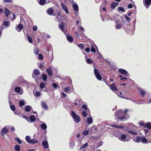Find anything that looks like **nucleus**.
<instances>
[{
    "instance_id": "nucleus-1",
    "label": "nucleus",
    "mask_w": 151,
    "mask_h": 151,
    "mask_svg": "<svg viewBox=\"0 0 151 151\" xmlns=\"http://www.w3.org/2000/svg\"><path fill=\"white\" fill-rule=\"evenodd\" d=\"M131 125L132 126H133L134 127L132 128L131 130H127V132L130 135H137L138 134L137 131V127H136L134 126L133 124H131Z\"/></svg>"
},
{
    "instance_id": "nucleus-2",
    "label": "nucleus",
    "mask_w": 151,
    "mask_h": 151,
    "mask_svg": "<svg viewBox=\"0 0 151 151\" xmlns=\"http://www.w3.org/2000/svg\"><path fill=\"white\" fill-rule=\"evenodd\" d=\"M71 116L73 118L74 121L77 123H79L81 120V118L80 116L77 115L73 111H71Z\"/></svg>"
},
{
    "instance_id": "nucleus-3",
    "label": "nucleus",
    "mask_w": 151,
    "mask_h": 151,
    "mask_svg": "<svg viewBox=\"0 0 151 151\" xmlns=\"http://www.w3.org/2000/svg\"><path fill=\"white\" fill-rule=\"evenodd\" d=\"M66 85L65 84L63 83L62 85V88L63 91L68 93L70 94L73 91L74 89L72 87V88L70 89L68 86L65 87Z\"/></svg>"
},
{
    "instance_id": "nucleus-4",
    "label": "nucleus",
    "mask_w": 151,
    "mask_h": 151,
    "mask_svg": "<svg viewBox=\"0 0 151 151\" xmlns=\"http://www.w3.org/2000/svg\"><path fill=\"white\" fill-rule=\"evenodd\" d=\"M102 81H104L105 82V83L107 84V85L109 87V88L112 91L114 92H115L117 91V89L116 87V86L114 83H113L112 84L109 85L106 83V79H103L102 80Z\"/></svg>"
},
{
    "instance_id": "nucleus-5",
    "label": "nucleus",
    "mask_w": 151,
    "mask_h": 151,
    "mask_svg": "<svg viewBox=\"0 0 151 151\" xmlns=\"http://www.w3.org/2000/svg\"><path fill=\"white\" fill-rule=\"evenodd\" d=\"M122 115L123 116L121 117H116L115 118L116 120L117 121L119 119L121 122H124L129 118V116L127 114H123Z\"/></svg>"
},
{
    "instance_id": "nucleus-6",
    "label": "nucleus",
    "mask_w": 151,
    "mask_h": 151,
    "mask_svg": "<svg viewBox=\"0 0 151 151\" xmlns=\"http://www.w3.org/2000/svg\"><path fill=\"white\" fill-rule=\"evenodd\" d=\"M127 135L125 134H122L120 136L118 137V138L121 141L123 142H126L127 141Z\"/></svg>"
},
{
    "instance_id": "nucleus-7",
    "label": "nucleus",
    "mask_w": 151,
    "mask_h": 151,
    "mask_svg": "<svg viewBox=\"0 0 151 151\" xmlns=\"http://www.w3.org/2000/svg\"><path fill=\"white\" fill-rule=\"evenodd\" d=\"M118 71L119 73L124 75L129 76V75L127 71L124 69L120 68L118 70Z\"/></svg>"
},
{
    "instance_id": "nucleus-8",
    "label": "nucleus",
    "mask_w": 151,
    "mask_h": 151,
    "mask_svg": "<svg viewBox=\"0 0 151 151\" xmlns=\"http://www.w3.org/2000/svg\"><path fill=\"white\" fill-rule=\"evenodd\" d=\"M143 0L144 5L147 8H148L151 4V0Z\"/></svg>"
},
{
    "instance_id": "nucleus-9",
    "label": "nucleus",
    "mask_w": 151,
    "mask_h": 151,
    "mask_svg": "<svg viewBox=\"0 0 151 151\" xmlns=\"http://www.w3.org/2000/svg\"><path fill=\"white\" fill-rule=\"evenodd\" d=\"M14 91L15 92L20 95L22 94L23 93V90L19 87H16L14 89Z\"/></svg>"
},
{
    "instance_id": "nucleus-10",
    "label": "nucleus",
    "mask_w": 151,
    "mask_h": 151,
    "mask_svg": "<svg viewBox=\"0 0 151 151\" xmlns=\"http://www.w3.org/2000/svg\"><path fill=\"white\" fill-rule=\"evenodd\" d=\"M124 114H125V112H123L122 110L118 111L115 112V115L116 116V117H118V116Z\"/></svg>"
},
{
    "instance_id": "nucleus-11",
    "label": "nucleus",
    "mask_w": 151,
    "mask_h": 151,
    "mask_svg": "<svg viewBox=\"0 0 151 151\" xmlns=\"http://www.w3.org/2000/svg\"><path fill=\"white\" fill-rule=\"evenodd\" d=\"M54 10L53 7L49 8L47 11V13L50 15H53Z\"/></svg>"
},
{
    "instance_id": "nucleus-12",
    "label": "nucleus",
    "mask_w": 151,
    "mask_h": 151,
    "mask_svg": "<svg viewBox=\"0 0 151 151\" xmlns=\"http://www.w3.org/2000/svg\"><path fill=\"white\" fill-rule=\"evenodd\" d=\"M138 89L139 90V92L141 96L143 97L144 95L146 94V92L143 89H141L140 88H138Z\"/></svg>"
},
{
    "instance_id": "nucleus-13",
    "label": "nucleus",
    "mask_w": 151,
    "mask_h": 151,
    "mask_svg": "<svg viewBox=\"0 0 151 151\" xmlns=\"http://www.w3.org/2000/svg\"><path fill=\"white\" fill-rule=\"evenodd\" d=\"M61 6L65 12L67 14H68L69 11L68 8L63 3H62L61 4Z\"/></svg>"
},
{
    "instance_id": "nucleus-14",
    "label": "nucleus",
    "mask_w": 151,
    "mask_h": 151,
    "mask_svg": "<svg viewBox=\"0 0 151 151\" xmlns=\"http://www.w3.org/2000/svg\"><path fill=\"white\" fill-rule=\"evenodd\" d=\"M8 130L7 129L6 127H4L2 129L1 132V135L2 136H3L5 134L8 132Z\"/></svg>"
},
{
    "instance_id": "nucleus-15",
    "label": "nucleus",
    "mask_w": 151,
    "mask_h": 151,
    "mask_svg": "<svg viewBox=\"0 0 151 151\" xmlns=\"http://www.w3.org/2000/svg\"><path fill=\"white\" fill-rule=\"evenodd\" d=\"M41 105L42 108L45 110L48 109V106L47 104L45 102L42 101L41 102Z\"/></svg>"
},
{
    "instance_id": "nucleus-16",
    "label": "nucleus",
    "mask_w": 151,
    "mask_h": 151,
    "mask_svg": "<svg viewBox=\"0 0 151 151\" xmlns=\"http://www.w3.org/2000/svg\"><path fill=\"white\" fill-rule=\"evenodd\" d=\"M59 28L63 32H66V30L65 29L64 23L63 22H61L59 25Z\"/></svg>"
},
{
    "instance_id": "nucleus-17",
    "label": "nucleus",
    "mask_w": 151,
    "mask_h": 151,
    "mask_svg": "<svg viewBox=\"0 0 151 151\" xmlns=\"http://www.w3.org/2000/svg\"><path fill=\"white\" fill-rule=\"evenodd\" d=\"M42 145L46 149H47L49 147L48 142L47 141H44L42 142Z\"/></svg>"
},
{
    "instance_id": "nucleus-18",
    "label": "nucleus",
    "mask_w": 151,
    "mask_h": 151,
    "mask_svg": "<svg viewBox=\"0 0 151 151\" xmlns=\"http://www.w3.org/2000/svg\"><path fill=\"white\" fill-rule=\"evenodd\" d=\"M23 28V24H19L17 25V27L16 28V29L18 32H20L21 31Z\"/></svg>"
},
{
    "instance_id": "nucleus-19",
    "label": "nucleus",
    "mask_w": 151,
    "mask_h": 151,
    "mask_svg": "<svg viewBox=\"0 0 151 151\" xmlns=\"http://www.w3.org/2000/svg\"><path fill=\"white\" fill-rule=\"evenodd\" d=\"M141 137H137L133 139L134 141L137 143H139L141 142Z\"/></svg>"
},
{
    "instance_id": "nucleus-20",
    "label": "nucleus",
    "mask_w": 151,
    "mask_h": 151,
    "mask_svg": "<svg viewBox=\"0 0 151 151\" xmlns=\"http://www.w3.org/2000/svg\"><path fill=\"white\" fill-rule=\"evenodd\" d=\"M118 5V3H117L115 2L112 3L111 4V8L112 9H114Z\"/></svg>"
},
{
    "instance_id": "nucleus-21",
    "label": "nucleus",
    "mask_w": 151,
    "mask_h": 151,
    "mask_svg": "<svg viewBox=\"0 0 151 151\" xmlns=\"http://www.w3.org/2000/svg\"><path fill=\"white\" fill-rule=\"evenodd\" d=\"M48 73V76H52L53 73L52 71V70L51 68H48L46 69Z\"/></svg>"
},
{
    "instance_id": "nucleus-22",
    "label": "nucleus",
    "mask_w": 151,
    "mask_h": 151,
    "mask_svg": "<svg viewBox=\"0 0 151 151\" xmlns=\"http://www.w3.org/2000/svg\"><path fill=\"white\" fill-rule=\"evenodd\" d=\"M116 93L117 94L118 96L120 97H121L122 98H124V99H127V100H129V99L128 98H127L126 97H124V96H122V93L121 92H117Z\"/></svg>"
},
{
    "instance_id": "nucleus-23",
    "label": "nucleus",
    "mask_w": 151,
    "mask_h": 151,
    "mask_svg": "<svg viewBox=\"0 0 151 151\" xmlns=\"http://www.w3.org/2000/svg\"><path fill=\"white\" fill-rule=\"evenodd\" d=\"M29 122H34L35 120V116L33 115L31 116L29 118Z\"/></svg>"
},
{
    "instance_id": "nucleus-24",
    "label": "nucleus",
    "mask_w": 151,
    "mask_h": 151,
    "mask_svg": "<svg viewBox=\"0 0 151 151\" xmlns=\"http://www.w3.org/2000/svg\"><path fill=\"white\" fill-rule=\"evenodd\" d=\"M67 38L68 40L70 43L73 42V38L71 35H67Z\"/></svg>"
},
{
    "instance_id": "nucleus-25",
    "label": "nucleus",
    "mask_w": 151,
    "mask_h": 151,
    "mask_svg": "<svg viewBox=\"0 0 151 151\" xmlns=\"http://www.w3.org/2000/svg\"><path fill=\"white\" fill-rule=\"evenodd\" d=\"M93 118L91 116V117H88L87 119V122L89 124H91L93 122Z\"/></svg>"
},
{
    "instance_id": "nucleus-26",
    "label": "nucleus",
    "mask_w": 151,
    "mask_h": 151,
    "mask_svg": "<svg viewBox=\"0 0 151 151\" xmlns=\"http://www.w3.org/2000/svg\"><path fill=\"white\" fill-rule=\"evenodd\" d=\"M40 127L43 130H45L46 131V129L47 128V125L46 124L44 123H43V124H42L40 125Z\"/></svg>"
},
{
    "instance_id": "nucleus-27",
    "label": "nucleus",
    "mask_w": 151,
    "mask_h": 151,
    "mask_svg": "<svg viewBox=\"0 0 151 151\" xmlns=\"http://www.w3.org/2000/svg\"><path fill=\"white\" fill-rule=\"evenodd\" d=\"M111 127L114 128H117L122 129L124 128V127L121 125H117L115 124H112L110 126Z\"/></svg>"
},
{
    "instance_id": "nucleus-28",
    "label": "nucleus",
    "mask_w": 151,
    "mask_h": 151,
    "mask_svg": "<svg viewBox=\"0 0 151 151\" xmlns=\"http://www.w3.org/2000/svg\"><path fill=\"white\" fill-rule=\"evenodd\" d=\"M10 13V12L9 10L7 8H5L4 9V13L5 14V16L8 17L9 16V15Z\"/></svg>"
},
{
    "instance_id": "nucleus-29",
    "label": "nucleus",
    "mask_w": 151,
    "mask_h": 151,
    "mask_svg": "<svg viewBox=\"0 0 151 151\" xmlns=\"http://www.w3.org/2000/svg\"><path fill=\"white\" fill-rule=\"evenodd\" d=\"M60 15L61 14L60 11L59 10H56V12L54 14L53 16L56 17H58L60 16Z\"/></svg>"
},
{
    "instance_id": "nucleus-30",
    "label": "nucleus",
    "mask_w": 151,
    "mask_h": 151,
    "mask_svg": "<svg viewBox=\"0 0 151 151\" xmlns=\"http://www.w3.org/2000/svg\"><path fill=\"white\" fill-rule=\"evenodd\" d=\"M145 127L146 126L147 128L149 129H151V122H147L145 124Z\"/></svg>"
},
{
    "instance_id": "nucleus-31",
    "label": "nucleus",
    "mask_w": 151,
    "mask_h": 151,
    "mask_svg": "<svg viewBox=\"0 0 151 151\" xmlns=\"http://www.w3.org/2000/svg\"><path fill=\"white\" fill-rule=\"evenodd\" d=\"M3 24L6 27H8L9 26V22L5 21L3 22Z\"/></svg>"
},
{
    "instance_id": "nucleus-32",
    "label": "nucleus",
    "mask_w": 151,
    "mask_h": 151,
    "mask_svg": "<svg viewBox=\"0 0 151 151\" xmlns=\"http://www.w3.org/2000/svg\"><path fill=\"white\" fill-rule=\"evenodd\" d=\"M141 142L142 143L145 144L147 143V140L145 137H141Z\"/></svg>"
},
{
    "instance_id": "nucleus-33",
    "label": "nucleus",
    "mask_w": 151,
    "mask_h": 151,
    "mask_svg": "<svg viewBox=\"0 0 151 151\" xmlns=\"http://www.w3.org/2000/svg\"><path fill=\"white\" fill-rule=\"evenodd\" d=\"M120 77V78L121 80H122V81L123 82H125L128 80V79H129L127 78L123 77V76H119Z\"/></svg>"
},
{
    "instance_id": "nucleus-34",
    "label": "nucleus",
    "mask_w": 151,
    "mask_h": 151,
    "mask_svg": "<svg viewBox=\"0 0 151 151\" xmlns=\"http://www.w3.org/2000/svg\"><path fill=\"white\" fill-rule=\"evenodd\" d=\"M34 73L36 76H39L40 74L39 71L37 69H35L34 70Z\"/></svg>"
},
{
    "instance_id": "nucleus-35",
    "label": "nucleus",
    "mask_w": 151,
    "mask_h": 151,
    "mask_svg": "<svg viewBox=\"0 0 151 151\" xmlns=\"http://www.w3.org/2000/svg\"><path fill=\"white\" fill-rule=\"evenodd\" d=\"M86 62L88 64H91V63H93L94 64H95V63L94 62L90 59H88L86 60Z\"/></svg>"
},
{
    "instance_id": "nucleus-36",
    "label": "nucleus",
    "mask_w": 151,
    "mask_h": 151,
    "mask_svg": "<svg viewBox=\"0 0 151 151\" xmlns=\"http://www.w3.org/2000/svg\"><path fill=\"white\" fill-rule=\"evenodd\" d=\"M73 9L76 11H77L78 10V7L77 4H74L73 6Z\"/></svg>"
},
{
    "instance_id": "nucleus-37",
    "label": "nucleus",
    "mask_w": 151,
    "mask_h": 151,
    "mask_svg": "<svg viewBox=\"0 0 151 151\" xmlns=\"http://www.w3.org/2000/svg\"><path fill=\"white\" fill-rule=\"evenodd\" d=\"M31 107V106H26L24 109V110L27 112L29 111L30 110V109Z\"/></svg>"
},
{
    "instance_id": "nucleus-38",
    "label": "nucleus",
    "mask_w": 151,
    "mask_h": 151,
    "mask_svg": "<svg viewBox=\"0 0 151 151\" xmlns=\"http://www.w3.org/2000/svg\"><path fill=\"white\" fill-rule=\"evenodd\" d=\"M81 101V100L79 99H77L75 100L74 104L75 105L78 106V104H80V102Z\"/></svg>"
},
{
    "instance_id": "nucleus-39",
    "label": "nucleus",
    "mask_w": 151,
    "mask_h": 151,
    "mask_svg": "<svg viewBox=\"0 0 151 151\" xmlns=\"http://www.w3.org/2000/svg\"><path fill=\"white\" fill-rule=\"evenodd\" d=\"M38 142V140L36 139H31L29 143L31 144H35Z\"/></svg>"
},
{
    "instance_id": "nucleus-40",
    "label": "nucleus",
    "mask_w": 151,
    "mask_h": 151,
    "mask_svg": "<svg viewBox=\"0 0 151 151\" xmlns=\"http://www.w3.org/2000/svg\"><path fill=\"white\" fill-rule=\"evenodd\" d=\"M14 149L16 151H20V146L18 145H16L14 147Z\"/></svg>"
},
{
    "instance_id": "nucleus-41",
    "label": "nucleus",
    "mask_w": 151,
    "mask_h": 151,
    "mask_svg": "<svg viewBox=\"0 0 151 151\" xmlns=\"http://www.w3.org/2000/svg\"><path fill=\"white\" fill-rule=\"evenodd\" d=\"M40 88L42 89L44 88L45 87V84L42 82H41L40 83Z\"/></svg>"
},
{
    "instance_id": "nucleus-42",
    "label": "nucleus",
    "mask_w": 151,
    "mask_h": 151,
    "mask_svg": "<svg viewBox=\"0 0 151 151\" xmlns=\"http://www.w3.org/2000/svg\"><path fill=\"white\" fill-rule=\"evenodd\" d=\"M34 52L36 55H37L39 52V49L37 47H35L34 49Z\"/></svg>"
},
{
    "instance_id": "nucleus-43",
    "label": "nucleus",
    "mask_w": 151,
    "mask_h": 151,
    "mask_svg": "<svg viewBox=\"0 0 151 151\" xmlns=\"http://www.w3.org/2000/svg\"><path fill=\"white\" fill-rule=\"evenodd\" d=\"M89 131L88 130L83 131L82 134L84 136H86L89 134Z\"/></svg>"
},
{
    "instance_id": "nucleus-44",
    "label": "nucleus",
    "mask_w": 151,
    "mask_h": 151,
    "mask_svg": "<svg viewBox=\"0 0 151 151\" xmlns=\"http://www.w3.org/2000/svg\"><path fill=\"white\" fill-rule=\"evenodd\" d=\"M27 38L29 42L31 43H32V37L29 35H28L27 36Z\"/></svg>"
},
{
    "instance_id": "nucleus-45",
    "label": "nucleus",
    "mask_w": 151,
    "mask_h": 151,
    "mask_svg": "<svg viewBox=\"0 0 151 151\" xmlns=\"http://www.w3.org/2000/svg\"><path fill=\"white\" fill-rule=\"evenodd\" d=\"M46 2V0H40L39 2L40 4L41 5H43Z\"/></svg>"
},
{
    "instance_id": "nucleus-46",
    "label": "nucleus",
    "mask_w": 151,
    "mask_h": 151,
    "mask_svg": "<svg viewBox=\"0 0 151 151\" xmlns=\"http://www.w3.org/2000/svg\"><path fill=\"white\" fill-rule=\"evenodd\" d=\"M94 73L95 76H101L99 74L98 70L97 69H94Z\"/></svg>"
},
{
    "instance_id": "nucleus-47",
    "label": "nucleus",
    "mask_w": 151,
    "mask_h": 151,
    "mask_svg": "<svg viewBox=\"0 0 151 151\" xmlns=\"http://www.w3.org/2000/svg\"><path fill=\"white\" fill-rule=\"evenodd\" d=\"M88 145V143H86L85 144H84L83 145L81 148L79 149V150H81L82 149L86 147Z\"/></svg>"
},
{
    "instance_id": "nucleus-48",
    "label": "nucleus",
    "mask_w": 151,
    "mask_h": 151,
    "mask_svg": "<svg viewBox=\"0 0 151 151\" xmlns=\"http://www.w3.org/2000/svg\"><path fill=\"white\" fill-rule=\"evenodd\" d=\"M78 47L80 48L81 50H82L84 48V45L82 43H81L80 44L78 45Z\"/></svg>"
},
{
    "instance_id": "nucleus-49",
    "label": "nucleus",
    "mask_w": 151,
    "mask_h": 151,
    "mask_svg": "<svg viewBox=\"0 0 151 151\" xmlns=\"http://www.w3.org/2000/svg\"><path fill=\"white\" fill-rule=\"evenodd\" d=\"M25 139L26 141L28 143L30 141V137L29 136H27L25 137Z\"/></svg>"
},
{
    "instance_id": "nucleus-50",
    "label": "nucleus",
    "mask_w": 151,
    "mask_h": 151,
    "mask_svg": "<svg viewBox=\"0 0 151 151\" xmlns=\"http://www.w3.org/2000/svg\"><path fill=\"white\" fill-rule=\"evenodd\" d=\"M23 118L26 119L27 121L28 122H29V118L28 117L24 115H22L21 116Z\"/></svg>"
},
{
    "instance_id": "nucleus-51",
    "label": "nucleus",
    "mask_w": 151,
    "mask_h": 151,
    "mask_svg": "<svg viewBox=\"0 0 151 151\" xmlns=\"http://www.w3.org/2000/svg\"><path fill=\"white\" fill-rule=\"evenodd\" d=\"M25 104L24 101H19V105L20 106H22Z\"/></svg>"
},
{
    "instance_id": "nucleus-52",
    "label": "nucleus",
    "mask_w": 151,
    "mask_h": 151,
    "mask_svg": "<svg viewBox=\"0 0 151 151\" xmlns=\"http://www.w3.org/2000/svg\"><path fill=\"white\" fill-rule=\"evenodd\" d=\"M139 125L141 126H145V124L144 122L142 121H139L138 122Z\"/></svg>"
},
{
    "instance_id": "nucleus-53",
    "label": "nucleus",
    "mask_w": 151,
    "mask_h": 151,
    "mask_svg": "<svg viewBox=\"0 0 151 151\" xmlns=\"http://www.w3.org/2000/svg\"><path fill=\"white\" fill-rule=\"evenodd\" d=\"M38 59L41 60H42L43 59V55L41 53H40L38 55Z\"/></svg>"
},
{
    "instance_id": "nucleus-54",
    "label": "nucleus",
    "mask_w": 151,
    "mask_h": 151,
    "mask_svg": "<svg viewBox=\"0 0 151 151\" xmlns=\"http://www.w3.org/2000/svg\"><path fill=\"white\" fill-rule=\"evenodd\" d=\"M69 145L71 148H72L74 146V143L73 141H70V142Z\"/></svg>"
},
{
    "instance_id": "nucleus-55",
    "label": "nucleus",
    "mask_w": 151,
    "mask_h": 151,
    "mask_svg": "<svg viewBox=\"0 0 151 151\" xmlns=\"http://www.w3.org/2000/svg\"><path fill=\"white\" fill-rule=\"evenodd\" d=\"M119 10L120 11H122L123 12H125V11L124 8L122 7H119L118 8Z\"/></svg>"
},
{
    "instance_id": "nucleus-56",
    "label": "nucleus",
    "mask_w": 151,
    "mask_h": 151,
    "mask_svg": "<svg viewBox=\"0 0 151 151\" xmlns=\"http://www.w3.org/2000/svg\"><path fill=\"white\" fill-rule=\"evenodd\" d=\"M15 140L18 142V143L19 144H21L22 143L21 140L18 137L15 138Z\"/></svg>"
},
{
    "instance_id": "nucleus-57",
    "label": "nucleus",
    "mask_w": 151,
    "mask_h": 151,
    "mask_svg": "<svg viewBox=\"0 0 151 151\" xmlns=\"http://www.w3.org/2000/svg\"><path fill=\"white\" fill-rule=\"evenodd\" d=\"M91 51L92 52H96V50L94 47L93 45H92L91 47Z\"/></svg>"
},
{
    "instance_id": "nucleus-58",
    "label": "nucleus",
    "mask_w": 151,
    "mask_h": 151,
    "mask_svg": "<svg viewBox=\"0 0 151 151\" xmlns=\"http://www.w3.org/2000/svg\"><path fill=\"white\" fill-rule=\"evenodd\" d=\"M82 115L84 117H86L87 115V113L86 111H83L82 112Z\"/></svg>"
},
{
    "instance_id": "nucleus-59",
    "label": "nucleus",
    "mask_w": 151,
    "mask_h": 151,
    "mask_svg": "<svg viewBox=\"0 0 151 151\" xmlns=\"http://www.w3.org/2000/svg\"><path fill=\"white\" fill-rule=\"evenodd\" d=\"M10 108L13 111H14L15 110V107L14 105L10 106Z\"/></svg>"
},
{
    "instance_id": "nucleus-60",
    "label": "nucleus",
    "mask_w": 151,
    "mask_h": 151,
    "mask_svg": "<svg viewBox=\"0 0 151 151\" xmlns=\"http://www.w3.org/2000/svg\"><path fill=\"white\" fill-rule=\"evenodd\" d=\"M41 93H40L39 91H37L36 92L35 94V96H40Z\"/></svg>"
},
{
    "instance_id": "nucleus-61",
    "label": "nucleus",
    "mask_w": 151,
    "mask_h": 151,
    "mask_svg": "<svg viewBox=\"0 0 151 151\" xmlns=\"http://www.w3.org/2000/svg\"><path fill=\"white\" fill-rule=\"evenodd\" d=\"M52 86L55 89H57L58 85L56 83H53L52 84Z\"/></svg>"
},
{
    "instance_id": "nucleus-62",
    "label": "nucleus",
    "mask_w": 151,
    "mask_h": 151,
    "mask_svg": "<svg viewBox=\"0 0 151 151\" xmlns=\"http://www.w3.org/2000/svg\"><path fill=\"white\" fill-rule=\"evenodd\" d=\"M82 107L83 109H84L85 110H87L88 109L87 106L86 105H85V104L83 105L82 106Z\"/></svg>"
},
{
    "instance_id": "nucleus-63",
    "label": "nucleus",
    "mask_w": 151,
    "mask_h": 151,
    "mask_svg": "<svg viewBox=\"0 0 151 151\" xmlns=\"http://www.w3.org/2000/svg\"><path fill=\"white\" fill-rule=\"evenodd\" d=\"M122 27V24H118L116 26V27L118 29H121Z\"/></svg>"
},
{
    "instance_id": "nucleus-64",
    "label": "nucleus",
    "mask_w": 151,
    "mask_h": 151,
    "mask_svg": "<svg viewBox=\"0 0 151 151\" xmlns=\"http://www.w3.org/2000/svg\"><path fill=\"white\" fill-rule=\"evenodd\" d=\"M53 71H54L55 73H57V71L58 70V68L54 67L53 68Z\"/></svg>"
}]
</instances>
